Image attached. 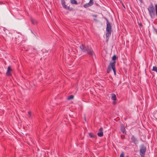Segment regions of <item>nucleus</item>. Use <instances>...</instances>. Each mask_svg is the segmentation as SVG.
<instances>
[{"instance_id": "f257e3e1", "label": "nucleus", "mask_w": 157, "mask_h": 157, "mask_svg": "<svg viewBox=\"0 0 157 157\" xmlns=\"http://www.w3.org/2000/svg\"><path fill=\"white\" fill-rule=\"evenodd\" d=\"M107 22V27L106 28V37L107 40L109 39V37L110 36L112 32L111 25L110 22L108 21L107 18H105Z\"/></svg>"}, {"instance_id": "f03ea898", "label": "nucleus", "mask_w": 157, "mask_h": 157, "mask_svg": "<svg viewBox=\"0 0 157 157\" xmlns=\"http://www.w3.org/2000/svg\"><path fill=\"white\" fill-rule=\"evenodd\" d=\"M116 62L115 61H113V62H110V63L109 65L108 66V68L107 69V71L108 73H109L111 71L112 69L114 72V75H116L115 68Z\"/></svg>"}, {"instance_id": "7ed1b4c3", "label": "nucleus", "mask_w": 157, "mask_h": 157, "mask_svg": "<svg viewBox=\"0 0 157 157\" xmlns=\"http://www.w3.org/2000/svg\"><path fill=\"white\" fill-rule=\"evenodd\" d=\"M147 150L146 147L144 144L141 145L140 147V154L141 157H144Z\"/></svg>"}, {"instance_id": "20e7f679", "label": "nucleus", "mask_w": 157, "mask_h": 157, "mask_svg": "<svg viewBox=\"0 0 157 157\" xmlns=\"http://www.w3.org/2000/svg\"><path fill=\"white\" fill-rule=\"evenodd\" d=\"M148 10L149 12V15L151 17H154L155 14L154 11V8L153 5L152 4H151L148 8Z\"/></svg>"}, {"instance_id": "39448f33", "label": "nucleus", "mask_w": 157, "mask_h": 157, "mask_svg": "<svg viewBox=\"0 0 157 157\" xmlns=\"http://www.w3.org/2000/svg\"><path fill=\"white\" fill-rule=\"evenodd\" d=\"M88 47V46H85L83 44H81L80 46V48L83 52H86Z\"/></svg>"}, {"instance_id": "423d86ee", "label": "nucleus", "mask_w": 157, "mask_h": 157, "mask_svg": "<svg viewBox=\"0 0 157 157\" xmlns=\"http://www.w3.org/2000/svg\"><path fill=\"white\" fill-rule=\"evenodd\" d=\"M93 3L94 0H90L89 3H86L84 5V7L85 8L88 7L92 5Z\"/></svg>"}, {"instance_id": "0eeeda50", "label": "nucleus", "mask_w": 157, "mask_h": 157, "mask_svg": "<svg viewBox=\"0 0 157 157\" xmlns=\"http://www.w3.org/2000/svg\"><path fill=\"white\" fill-rule=\"evenodd\" d=\"M87 54L90 55H93L94 54V52L91 48H90L89 47L88 48L86 52Z\"/></svg>"}, {"instance_id": "6e6552de", "label": "nucleus", "mask_w": 157, "mask_h": 157, "mask_svg": "<svg viewBox=\"0 0 157 157\" xmlns=\"http://www.w3.org/2000/svg\"><path fill=\"white\" fill-rule=\"evenodd\" d=\"M97 135L99 137H102L103 136V129L102 128H101L99 129Z\"/></svg>"}, {"instance_id": "1a4fd4ad", "label": "nucleus", "mask_w": 157, "mask_h": 157, "mask_svg": "<svg viewBox=\"0 0 157 157\" xmlns=\"http://www.w3.org/2000/svg\"><path fill=\"white\" fill-rule=\"evenodd\" d=\"M12 69L10 66H9L8 67L7 70L6 72V74L9 76L11 75V72L12 71Z\"/></svg>"}, {"instance_id": "9d476101", "label": "nucleus", "mask_w": 157, "mask_h": 157, "mask_svg": "<svg viewBox=\"0 0 157 157\" xmlns=\"http://www.w3.org/2000/svg\"><path fill=\"white\" fill-rule=\"evenodd\" d=\"M111 99L115 101L117 99V98L115 94L113 93H112L111 94Z\"/></svg>"}, {"instance_id": "9b49d317", "label": "nucleus", "mask_w": 157, "mask_h": 157, "mask_svg": "<svg viewBox=\"0 0 157 157\" xmlns=\"http://www.w3.org/2000/svg\"><path fill=\"white\" fill-rule=\"evenodd\" d=\"M131 140L135 144L136 143V142L137 141L136 139L134 137V136H132V137Z\"/></svg>"}, {"instance_id": "f8f14e48", "label": "nucleus", "mask_w": 157, "mask_h": 157, "mask_svg": "<svg viewBox=\"0 0 157 157\" xmlns=\"http://www.w3.org/2000/svg\"><path fill=\"white\" fill-rule=\"evenodd\" d=\"M71 3L73 4H77V2L75 0H71Z\"/></svg>"}, {"instance_id": "ddd939ff", "label": "nucleus", "mask_w": 157, "mask_h": 157, "mask_svg": "<svg viewBox=\"0 0 157 157\" xmlns=\"http://www.w3.org/2000/svg\"><path fill=\"white\" fill-rule=\"evenodd\" d=\"M31 21L32 24L33 25L36 24L37 23V21L36 20L33 19H31Z\"/></svg>"}, {"instance_id": "4468645a", "label": "nucleus", "mask_w": 157, "mask_h": 157, "mask_svg": "<svg viewBox=\"0 0 157 157\" xmlns=\"http://www.w3.org/2000/svg\"><path fill=\"white\" fill-rule=\"evenodd\" d=\"M89 135L91 138H95L96 136H95L93 133L90 132L89 133Z\"/></svg>"}, {"instance_id": "2eb2a0df", "label": "nucleus", "mask_w": 157, "mask_h": 157, "mask_svg": "<svg viewBox=\"0 0 157 157\" xmlns=\"http://www.w3.org/2000/svg\"><path fill=\"white\" fill-rule=\"evenodd\" d=\"M121 131L123 133H125V129L124 127H121Z\"/></svg>"}, {"instance_id": "dca6fc26", "label": "nucleus", "mask_w": 157, "mask_h": 157, "mask_svg": "<svg viewBox=\"0 0 157 157\" xmlns=\"http://www.w3.org/2000/svg\"><path fill=\"white\" fill-rule=\"evenodd\" d=\"M117 58V56L115 55H114L112 57V59L113 60V61H115L114 60H115Z\"/></svg>"}, {"instance_id": "f3484780", "label": "nucleus", "mask_w": 157, "mask_h": 157, "mask_svg": "<svg viewBox=\"0 0 157 157\" xmlns=\"http://www.w3.org/2000/svg\"><path fill=\"white\" fill-rule=\"evenodd\" d=\"M153 71H155L157 72V67L156 66H154L153 67Z\"/></svg>"}, {"instance_id": "a211bd4d", "label": "nucleus", "mask_w": 157, "mask_h": 157, "mask_svg": "<svg viewBox=\"0 0 157 157\" xmlns=\"http://www.w3.org/2000/svg\"><path fill=\"white\" fill-rule=\"evenodd\" d=\"M74 98V96L72 95L70 96L68 98V100L72 99Z\"/></svg>"}, {"instance_id": "6ab92c4d", "label": "nucleus", "mask_w": 157, "mask_h": 157, "mask_svg": "<svg viewBox=\"0 0 157 157\" xmlns=\"http://www.w3.org/2000/svg\"><path fill=\"white\" fill-rule=\"evenodd\" d=\"M63 6L66 9L68 10L69 9V7L68 6H67L65 4H64Z\"/></svg>"}, {"instance_id": "aec40b11", "label": "nucleus", "mask_w": 157, "mask_h": 157, "mask_svg": "<svg viewBox=\"0 0 157 157\" xmlns=\"http://www.w3.org/2000/svg\"><path fill=\"white\" fill-rule=\"evenodd\" d=\"M120 157H124V153L123 152L121 153L120 155Z\"/></svg>"}, {"instance_id": "412c9836", "label": "nucleus", "mask_w": 157, "mask_h": 157, "mask_svg": "<svg viewBox=\"0 0 157 157\" xmlns=\"http://www.w3.org/2000/svg\"><path fill=\"white\" fill-rule=\"evenodd\" d=\"M61 3L62 6L65 4V2L64 0H61Z\"/></svg>"}, {"instance_id": "4be33fe9", "label": "nucleus", "mask_w": 157, "mask_h": 157, "mask_svg": "<svg viewBox=\"0 0 157 157\" xmlns=\"http://www.w3.org/2000/svg\"><path fill=\"white\" fill-rule=\"evenodd\" d=\"M155 8L156 14L157 16V4H156L155 5Z\"/></svg>"}, {"instance_id": "5701e85b", "label": "nucleus", "mask_w": 157, "mask_h": 157, "mask_svg": "<svg viewBox=\"0 0 157 157\" xmlns=\"http://www.w3.org/2000/svg\"><path fill=\"white\" fill-rule=\"evenodd\" d=\"M28 115H29V117H31V112L30 111H29L28 112Z\"/></svg>"}, {"instance_id": "b1692460", "label": "nucleus", "mask_w": 157, "mask_h": 157, "mask_svg": "<svg viewBox=\"0 0 157 157\" xmlns=\"http://www.w3.org/2000/svg\"><path fill=\"white\" fill-rule=\"evenodd\" d=\"M121 136L122 139H124V136L123 135H121Z\"/></svg>"}, {"instance_id": "393cba45", "label": "nucleus", "mask_w": 157, "mask_h": 157, "mask_svg": "<svg viewBox=\"0 0 157 157\" xmlns=\"http://www.w3.org/2000/svg\"><path fill=\"white\" fill-rule=\"evenodd\" d=\"M139 25H140V26H142V23H140L139 24Z\"/></svg>"}, {"instance_id": "a878e982", "label": "nucleus", "mask_w": 157, "mask_h": 157, "mask_svg": "<svg viewBox=\"0 0 157 157\" xmlns=\"http://www.w3.org/2000/svg\"><path fill=\"white\" fill-rule=\"evenodd\" d=\"M116 103V101H114L113 102V104H115Z\"/></svg>"}, {"instance_id": "bb28decb", "label": "nucleus", "mask_w": 157, "mask_h": 157, "mask_svg": "<svg viewBox=\"0 0 157 157\" xmlns=\"http://www.w3.org/2000/svg\"><path fill=\"white\" fill-rule=\"evenodd\" d=\"M140 3H142V0H139Z\"/></svg>"}, {"instance_id": "cd10ccee", "label": "nucleus", "mask_w": 157, "mask_h": 157, "mask_svg": "<svg viewBox=\"0 0 157 157\" xmlns=\"http://www.w3.org/2000/svg\"><path fill=\"white\" fill-rule=\"evenodd\" d=\"M46 1H47V0H45Z\"/></svg>"}]
</instances>
